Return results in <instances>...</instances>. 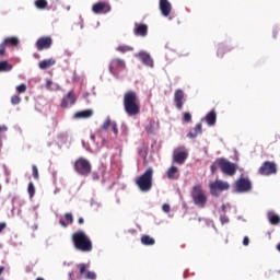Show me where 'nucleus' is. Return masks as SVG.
Listing matches in <instances>:
<instances>
[{"label":"nucleus","instance_id":"1","mask_svg":"<svg viewBox=\"0 0 280 280\" xmlns=\"http://www.w3.org/2000/svg\"><path fill=\"white\" fill-rule=\"evenodd\" d=\"M122 106L128 117H137L141 113V104L139 103V96L135 91H128L124 94Z\"/></svg>","mask_w":280,"mask_h":280},{"label":"nucleus","instance_id":"2","mask_svg":"<svg viewBox=\"0 0 280 280\" xmlns=\"http://www.w3.org/2000/svg\"><path fill=\"white\" fill-rule=\"evenodd\" d=\"M72 244L81 253H91L93 250V241H91L84 231H78L72 234Z\"/></svg>","mask_w":280,"mask_h":280},{"label":"nucleus","instance_id":"3","mask_svg":"<svg viewBox=\"0 0 280 280\" xmlns=\"http://www.w3.org/2000/svg\"><path fill=\"white\" fill-rule=\"evenodd\" d=\"M154 176V170L149 167L145 172L136 178V185L140 191L148 192L152 189V180Z\"/></svg>","mask_w":280,"mask_h":280},{"label":"nucleus","instance_id":"4","mask_svg":"<svg viewBox=\"0 0 280 280\" xmlns=\"http://www.w3.org/2000/svg\"><path fill=\"white\" fill-rule=\"evenodd\" d=\"M190 196L192 198L194 205L200 207L201 209H205V207H207V194L203 191L202 185L197 184L192 186Z\"/></svg>","mask_w":280,"mask_h":280},{"label":"nucleus","instance_id":"5","mask_svg":"<svg viewBox=\"0 0 280 280\" xmlns=\"http://www.w3.org/2000/svg\"><path fill=\"white\" fill-rule=\"evenodd\" d=\"M217 163L223 174H226V176H235L237 172V166H235V163L230 162L224 158L217 159Z\"/></svg>","mask_w":280,"mask_h":280},{"label":"nucleus","instance_id":"6","mask_svg":"<svg viewBox=\"0 0 280 280\" xmlns=\"http://www.w3.org/2000/svg\"><path fill=\"white\" fill-rule=\"evenodd\" d=\"M74 170L78 172L81 176H89L91 174V162L84 158H79L74 162Z\"/></svg>","mask_w":280,"mask_h":280},{"label":"nucleus","instance_id":"7","mask_svg":"<svg viewBox=\"0 0 280 280\" xmlns=\"http://www.w3.org/2000/svg\"><path fill=\"white\" fill-rule=\"evenodd\" d=\"M126 69V61L120 58H114L109 62V73L113 75H119L120 71Z\"/></svg>","mask_w":280,"mask_h":280},{"label":"nucleus","instance_id":"8","mask_svg":"<svg viewBox=\"0 0 280 280\" xmlns=\"http://www.w3.org/2000/svg\"><path fill=\"white\" fill-rule=\"evenodd\" d=\"M258 174L260 176H272V174H277V163L266 161L258 168Z\"/></svg>","mask_w":280,"mask_h":280},{"label":"nucleus","instance_id":"9","mask_svg":"<svg viewBox=\"0 0 280 280\" xmlns=\"http://www.w3.org/2000/svg\"><path fill=\"white\" fill-rule=\"evenodd\" d=\"M187 156H189V153L187 152L184 145L178 147L173 152V161L174 163H177V165H183V163L187 161Z\"/></svg>","mask_w":280,"mask_h":280},{"label":"nucleus","instance_id":"10","mask_svg":"<svg viewBox=\"0 0 280 280\" xmlns=\"http://www.w3.org/2000/svg\"><path fill=\"white\" fill-rule=\"evenodd\" d=\"M229 187V183L217 179L214 183L210 184V194L212 196H220V194H222V191H226Z\"/></svg>","mask_w":280,"mask_h":280},{"label":"nucleus","instance_id":"11","mask_svg":"<svg viewBox=\"0 0 280 280\" xmlns=\"http://www.w3.org/2000/svg\"><path fill=\"white\" fill-rule=\"evenodd\" d=\"M110 3L103 1V2H96L92 7V12L94 14H108L110 12Z\"/></svg>","mask_w":280,"mask_h":280},{"label":"nucleus","instance_id":"12","mask_svg":"<svg viewBox=\"0 0 280 280\" xmlns=\"http://www.w3.org/2000/svg\"><path fill=\"white\" fill-rule=\"evenodd\" d=\"M173 101L177 110H183V106H185V102H186L185 91H183L182 89L175 90Z\"/></svg>","mask_w":280,"mask_h":280},{"label":"nucleus","instance_id":"13","mask_svg":"<svg viewBox=\"0 0 280 280\" xmlns=\"http://www.w3.org/2000/svg\"><path fill=\"white\" fill-rule=\"evenodd\" d=\"M37 51H43V49H50L54 45V39L49 36H44L37 39L36 42Z\"/></svg>","mask_w":280,"mask_h":280},{"label":"nucleus","instance_id":"14","mask_svg":"<svg viewBox=\"0 0 280 280\" xmlns=\"http://www.w3.org/2000/svg\"><path fill=\"white\" fill-rule=\"evenodd\" d=\"M236 189L241 194H244V192L250 191L253 189V184L250 183V179H248V178H240L236 182Z\"/></svg>","mask_w":280,"mask_h":280},{"label":"nucleus","instance_id":"15","mask_svg":"<svg viewBox=\"0 0 280 280\" xmlns=\"http://www.w3.org/2000/svg\"><path fill=\"white\" fill-rule=\"evenodd\" d=\"M80 277H84V279L96 280L97 275L94 271H86V264L78 265Z\"/></svg>","mask_w":280,"mask_h":280},{"label":"nucleus","instance_id":"16","mask_svg":"<svg viewBox=\"0 0 280 280\" xmlns=\"http://www.w3.org/2000/svg\"><path fill=\"white\" fill-rule=\"evenodd\" d=\"M159 8L161 14L165 18L172 14V3L170 2V0H160Z\"/></svg>","mask_w":280,"mask_h":280},{"label":"nucleus","instance_id":"17","mask_svg":"<svg viewBox=\"0 0 280 280\" xmlns=\"http://www.w3.org/2000/svg\"><path fill=\"white\" fill-rule=\"evenodd\" d=\"M75 102H77L75 94L73 93V90H71L70 92H68L66 96H63L61 101V108H67V106H73Z\"/></svg>","mask_w":280,"mask_h":280},{"label":"nucleus","instance_id":"18","mask_svg":"<svg viewBox=\"0 0 280 280\" xmlns=\"http://www.w3.org/2000/svg\"><path fill=\"white\" fill-rule=\"evenodd\" d=\"M133 34H135V36H141L142 38H145V36H148L147 24L136 23L135 28H133Z\"/></svg>","mask_w":280,"mask_h":280},{"label":"nucleus","instance_id":"19","mask_svg":"<svg viewBox=\"0 0 280 280\" xmlns=\"http://www.w3.org/2000/svg\"><path fill=\"white\" fill-rule=\"evenodd\" d=\"M138 58H140L141 62L145 65V67H154V60L150 56V54L140 51L138 55Z\"/></svg>","mask_w":280,"mask_h":280},{"label":"nucleus","instance_id":"20","mask_svg":"<svg viewBox=\"0 0 280 280\" xmlns=\"http://www.w3.org/2000/svg\"><path fill=\"white\" fill-rule=\"evenodd\" d=\"M205 119L208 126H215V121H218V114L212 109L206 115Z\"/></svg>","mask_w":280,"mask_h":280},{"label":"nucleus","instance_id":"21","mask_svg":"<svg viewBox=\"0 0 280 280\" xmlns=\"http://www.w3.org/2000/svg\"><path fill=\"white\" fill-rule=\"evenodd\" d=\"M166 176L168 178V180H178V167L176 166H171L167 172H166Z\"/></svg>","mask_w":280,"mask_h":280},{"label":"nucleus","instance_id":"22","mask_svg":"<svg viewBox=\"0 0 280 280\" xmlns=\"http://www.w3.org/2000/svg\"><path fill=\"white\" fill-rule=\"evenodd\" d=\"M74 117H75V119H89V118L93 117V112H92V109L77 112L74 114Z\"/></svg>","mask_w":280,"mask_h":280},{"label":"nucleus","instance_id":"23","mask_svg":"<svg viewBox=\"0 0 280 280\" xmlns=\"http://www.w3.org/2000/svg\"><path fill=\"white\" fill-rule=\"evenodd\" d=\"M198 135H202V124H197L195 128L187 135L188 139H196Z\"/></svg>","mask_w":280,"mask_h":280},{"label":"nucleus","instance_id":"24","mask_svg":"<svg viewBox=\"0 0 280 280\" xmlns=\"http://www.w3.org/2000/svg\"><path fill=\"white\" fill-rule=\"evenodd\" d=\"M7 47H19L21 44V40L18 39V37H7L2 42Z\"/></svg>","mask_w":280,"mask_h":280},{"label":"nucleus","instance_id":"25","mask_svg":"<svg viewBox=\"0 0 280 280\" xmlns=\"http://www.w3.org/2000/svg\"><path fill=\"white\" fill-rule=\"evenodd\" d=\"M226 51H231V47H229L224 44H219L218 49H217L218 58H224V54H226Z\"/></svg>","mask_w":280,"mask_h":280},{"label":"nucleus","instance_id":"26","mask_svg":"<svg viewBox=\"0 0 280 280\" xmlns=\"http://www.w3.org/2000/svg\"><path fill=\"white\" fill-rule=\"evenodd\" d=\"M141 244H143L144 246H154V244H156V241L150 235H142Z\"/></svg>","mask_w":280,"mask_h":280},{"label":"nucleus","instance_id":"27","mask_svg":"<svg viewBox=\"0 0 280 280\" xmlns=\"http://www.w3.org/2000/svg\"><path fill=\"white\" fill-rule=\"evenodd\" d=\"M56 65V61L54 59H44L39 62L38 67L42 70L49 69V67H54Z\"/></svg>","mask_w":280,"mask_h":280},{"label":"nucleus","instance_id":"28","mask_svg":"<svg viewBox=\"0 0 280 280\" xmlns=\"http://www.w3.org/2000/svg\"><path fill=\"white\" fill-rule=\"evenodd\" d=\"M116 51H119L120 54H128V51H135V48L128 45H120L116 48Z\"/></svg>","mask_w":280,"mask_h":280},{"label":"nucleus","instance_id":"29","mask_svg":"<svg viewBox=\"0 0 280 280\" xmlns=\"http://www.w3.org/2000/svg\"><path fill=\"white\" fill-rule=\"evenodd\" d=\"M5 71H12V65H10L8 61H0V73Z\"/></svg>","mask_w":280,"mask_h":280},{"label":"nucleus","instance_id":"30","mask_svg":"<svg viewBox=\"0 0 280 280\" xmlns=\"http://www.w3.org/2000/svg\"><path fill=\"white\" fill-rule=\"evenodd\" d=\"M35 5L38 10H45V8L48 5V2L47 0H36Z\"/></svg>","mask_w":280,"mask_h":280},{"label":"nucleus","instance_id":"31","mask_svg":"<svg viewBox=\"0 0 280 280\" xmlns=\"http://www.w3.org/2000/svg\"><path fill=\"white\" fill-rule=\"evenodd\" d=\"M270 224L277 225L280 223V217L278 214L269 215Z\"/></svg>","mask_w":280,"mask_h":280},{"label":"nucleus","instance_id":"32","mask_svg":"<svg viewBox=\"0 0 280 280\" xmlns=\"http://www.w3.org/2000/svg\"><path fill=\"white\" fill-rule=\"evenodd\" d=\"M154 120H151L145 127V130L149 132V135H154Z\"/></svg>","mask_w":280,"mask_h":280},{"label":"nucleus","instance_id":"33","mask_svg":"<svg viewBox=\"0 0 280 280\" xmlns=\"http://www.w3.org/2000/svg\"><path fill=\"white\" fill-rule=\"evenodd\" d=\"M27 191H28L30 198H34V194H36V188L34 187L33 183L28 184Z\"/></svg>","mask_w":280,"mask_h":280},{"label":"nucleus","instance_id":"34","mask_svg":"<svg viewBox=\"0 0 280 280\" xmlns=\"http://www.w3.org/2000/svg\"><path fill=\"white\" fill-rule=\"evenodd\" d=\"M183 121H185V124H191V113H189V112L184 113Z\"/></svg>","mask_w":280,"mask_h":280},{"label":"nucleus","instance_id":"35","mask_svg":"<svg viewBox=\"0 0 280 280\" xmlns=\"http://www.w3.org/2000/svg\"><path fill=\"white\" fill-rule=\"evenodd\" d=\"M113 124L114 122L110 121V118H107L102 126V130H108V128H112Z\"/></svg>","mask_w":280,"mask_h":280},{"label":"nucleus","instance_id":"36","mask_svg":"<svg viewBox=\"0 0 280 280\" xmlns=\"http://www.w3.org/2000/svg\"><path fill=\"white\" fill-rule=\"evenodd\" d=\"M11 104H12L13 106H16V105L21 104V96H19V95H13V96L11 97Z\"/></svg>","mask_w":280,"mask_h":280},{"label":"nucleus","instance_id":"37","mask_svg":"<svg viewBox=\"0 0 280 280\" xmlns=\"http://www.w3.org/2000/svg\"><path fill=\"white\" fill-rule=\"evenodd\" d=\"M32 170H33V178H35V180H38V178H40V175L38 174V167L36 165H33Z\"/></svg>","mask_w":280,"mask_h":280},{"label":"nucleus","instance_id":"38","mask_svg":"<svg viewBox=\"0 0 280 280\" xmlns=\"http://www.w3.org/2000/svg\"><path fill=\"white\" fill-rule=\"evenodd\" d=\"M15 89H16L18 93H25V91H27V85L22 83V84L18 85Z\"/></svg>","mask_w":280,"mask_h":280},{"label":"nucleus","instance_id":"39","mask_svg":"<svg viewBox=\"0 0 280 280\" xmlns=\"http://www.w3.org/2000/svg\"><path fill=\"white\" fill-rule=\"evenodd\" d=\"M65 218L68 224H73V214L68 212L65 214Z\"/></svg>","mask_w":280,"mask_h":280},{"label":"nucleus","instance_id":"40","mask_svg":"<svg viewBox=\"0 0 280 280\" xmlns=\"http://www.w3.org/2000/svg\"><path fill=\"white\" fill-rule=\"evenodd\" d=\"M218 160H215L214 163H212V165L210 166L211 173L214 174L215 172H218Z\"/></svg>","mask_w":280,"mask_h":280},{"label":"nucleus","instance_id":"41","mask_svg":"<svg viewBox=\"0 0 280 280\" xmlns=\"http://www.w3.org/2000/svg\"><path fill=\"white\" fill-rule=\"evenodd\" d=\"M162 211H164V213H170V211H172V208L170 207V203H164L162 206Z\"/></svg>","mask_w":280,"mask_h":280},{"label":"nucleus","instance_id":"42","mask_svg":"<svg viewBox=\"0 0 280 280\" xmlns=\"http://www.w3.org/2000/svg\"><path fill=\"white\" fill-rule=\"evenodd\" d=\"M5 47H8L3 42L0 44V56H5Z\"/></svg>","mask_w":280,"mask_h":280},{"label":"nucleus","instance_id":"43","mask_svg":"<svg viewBox=\"0 0 280 280\" xmlns=\"http://www.w3.org/2000/svg\"><path fill=\"white\" fill-rule=\"evenodd\" d=\"M112 130L114 135H119V129L117 128V122H112Z\"/></svg>","mask_w":280,"mask_h":280},{"label":"nucleus","instance_id":"44","mask_svg":"<svg viewBox=\"0 0 280 280\" xmlns=\"http://www.w3.org/2000/svg\"><path fill=\"white\" fill-rule=\"evenodd\" d=\"M220 221H221V224H229V217L222 215V217L220 218Z\"/></svg>","mask_w":280,"mask_h":280},{"label":"nucleus","instance_id":"45","mask_svg":"<svg viewBox=\"0 0 280 280\" xmlns=\"http://www.w3.org/2000/svg\"><path fill=\"white\" fill-rule=\"evenodd\" d=\"M8 228V223L5 222H0V234L3 233L4 229Z\"/></svg>","mask_w":280,"mask_h":280},{"label":"nucleus","instance_id":"46","mask_svg":"<svg viewBox=\"0 0 280 280\" xmlns=\"http://www.w3.org/2000/svg\"><path fill=\"white\" fill-rule=\"evenodd\" d=\"M248 244H250V238H248V236H245L243 238V246H248Z\"/></svg>","mask_w":280,"mask_h":280},{"label":"nucleus","instance_id":"47","mask_svg":"<svg viewBox=\"0 0 280 280\" xmlns=\"http://www.w3.org/2000/svg\"><path fill=\"white\" fill-rule=\"evenodd\" d=\"M54 84V81H51V80H48L47 82H46V89H48V91H51V85Z\"/></svg>","mask_w":280,"mask_h":280},{"label":"nucleus","instance_id":"48","mask_svg":"<svg viewBox=\"0 0 280 280\" xmlns=\"http://www.w3.org/2000/svg\"><path fill=\"white\" fill-rule=\"evenodd\" d=\"M2 132H8V127L5 125L0 126V135H2Z\"/></svg>","mask_w":280,"mask_h":280},{"label":"nucleus","instance_id":"49","mask_svg":"<svg viewBox=\"0 0 280 280\" xmlns=\"http://www.w3.org/2000/svg\"><path fill=\"white\" fill-rule=\"evenodd\" d=\"M59 224H61L63 226V229H67L69 226V223L65 222V220H60Z\"/></svg>","mask_w":280,"mask_h":280},{"label":"nucleus","instance_id":"50","mask_svg":"<svg viewBox=\"0 0 280 280\" xmlns=\"http://www.w3.org/2000/svg\"><path fill=\"white\" fill-rule=\"evenodd\" d=\"M78 223L79 224H84V218H79Z\"/></svg>","mask_w":280,"mask_h":280},{"label":"nucleus","instance_id":"51","mask_svg":"<svg viewBox=\"0 0 280 280\" xmlns=\"http://www.w3.org/2000/svg\"><path fill=\"white\" fill-rule=\"evenodd\" d=\"M5 270V267L1 266L0 267V275Z\"/></svg>","mask_w":280,"mask_h":280},{"label":"nucleus","instance_id":"52","mask_svg":"<svg viewBox=\"0 0 280 280\" xmlns=\"http://www.w3.org/2000/svg\"><path fill=\"white\" fill-rule=\"evenodd\" d=\"M91 139L94 141L95 140V136H91Z\"/></svg>","mask_w":280,"mask_h":280},{"label":"nucleus","instance_id":"53","mask_svg":"<svg viewBox=\"0 0 280 280\" xmlns=\"http://www.w3.org/2000/svg\"><path fill=\"white\" fill-rule=\"evenodd\" d=\"M222 209H223V211H224V209H226V206H222Z\"/></svg>","mask_w":280,"mask_h":280},{"label":"nucleus","instance_id":"54","mask_svg":"<svg viewBox=\"0 0 280 280\" xmlns=\"http://www.w3.org/2000/svg\"><path fill=\"white\" fill-rule=\"evenodd\" d=\"M0 191H1V185H0Z\"/></svg>","mask_w":280,"mask_h":280}]
</instances>
